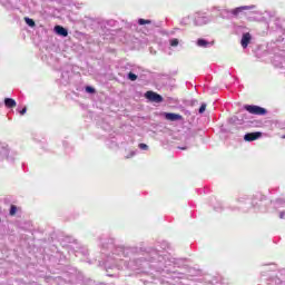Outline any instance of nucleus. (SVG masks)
I'll use <instances>...</instances> for the list:
<instances>
[{
    "mask_svg": "<svg viewBox=\"0 0 285 285\" xmlns=\"http://www.w3.org/2000/svg\"><path fill=\"white\" fill-rule=\"evenodd\" d=\"M146 99H148L149 101H154V104H161V101H164V97H161V95L155 92V91H147L145 94Z\"/></svg>",
    "mask_w": 285,
    "mask_h": 285,
    "instance_id": "f03ea898",
    "label": "nucleus"
},
{
    "mask_svg": "<svg viewBox=\"0 0 285 285\" xmlns=\"http://www.w3.org/2000/svg\"><path fill=\"white\" fill-rule=\"evenodd\" d=\"M165 118L167 119V121H181V119H184L181 115L173 112L165 114Z\"/></svg>",
    "mask_w": 285,
    "mask_h": 285,
    "instance_id": "7ed1b4c3",
    "label": "nucleus"
},
{
    "mask_svg": "<svg viewBox=\"0 0 285 285\" xmlns=\"http://www.w3.org/2000/svg\"><path fill=\"white\" fill-rule=\"evenodd\" d=\"M283 139H285V136H283Z\"/></svg>",
    "mask_w": 285,
    "mask_h": 285,
    "instance_id": "aec40b11",
    "label": "nucleus"
},
{
    "mask_svg": "<svg viewBox=\"0 0 285 285\" xmlns=\"http://www.w3.org/2000/svg\"><path fill=\"white\" fill-rule=\"evenodd\" d=\"M10 215H11V216L17 215V206H14V205L11 206V208H10Z\"/></svg>",
    "mask_w": 285,
    "mask_h": 285,
    "instance_id": "4468645a",
    "label": "nucleus"
},
{
    "mask_svg": "<svg viewBox=\"0 0 285 285\" xmlns=\"http://www.w3.org/2000/svg\"><path fill=\"white\" fill-rule=\"evenodd\" d=\"M197 46H199L200 48H206L208 46V41L204 39H198Z\"/></svg>",
    "mask_w": 285,
    "mask_h": 285,
    "instance_id": "1a4fd4ad",
    "label": "nucleus"
},
{
    "mask_svg": "<svg viewBox=\"0 0 285 285\" xmlns=\"http://www.w3.org/2000/svg\"><path fill=\"white\" fill-rule=\"evenodd\" d=\"M55 31L60 37H67L68 36V30L66 28L61 27V26H56Z\"/></svg>",
    "mask_w": 285,
    "mask_h": 285,
    "instance_id": "423d86ee",
    "label": "nucleus"
},
{
    "mask_svg": "<svg viewBox=\"0 0 285 285\" xmlns=\"http://www.w3.org/2000/svg\"><path fill=\"white\" fill-rule=\"evenodd\" d=\"M24 21H26L27 26H29L30 28H35V26H36L35 20H32L30 18H24Z\"/></svg>",
    "mask_w": 285,
    "mask_h": 285,
    "instance_id": "9d476101",
    "label": "nucleus"
},
{
    "mask_svg": "<svg viewBox=\"0 0 285 285\" xmlns=\"http://www.w3.org/2000/svg\"><path fill=\"white\" fill-rule=\"evenodd\" d=\"M250 39H253V36H250L249 32L244 33L240 40L242 48H248V43H250Z\"/></svg>",
    "mask_w": 285,
    "mask_h": 285,
    "instance_id": "39448f33",
    "label": "nucleus"
},
{
    "mask_svg": "<svg viewBox=\"0 0 285 285\" xmlns=\"http://www.w3.org/2000/svg\"><path fill=\"white\" fill-rule=\"evenodd\" d=\"M244 108H245V110H247V112H249V115L264 116L267 112L266 108L259 107L257 105H245Z\"/></svg>",
    "mask_w": 285,
    "mask_h": 285,
    "instance_id": "f257e3e1",
    "label": "nucleus"
},
{
    "mask_svg": "<svg viewBox=\"0 0 285 285\" xmlns=\"http://www.w3.org/2000/svg\"><path fill=\"white\" fill-rule=\"evenodd\" d=\"M4 106L6 108H17V101L12 98H6Z\"/></svg>",
    "mask_w": 285,
    "mask_h": 285,
    "instance_id": "0eeeda50",
    "label": "nucleus"
},
{
    "mask_svg": "<svg viewBox=\"0 0 285 285\" xmlns=\"http://www.w3.org/2000/svg\"><path fill=\"white\" fill-rule=\"evenodd\" d=\"M262 137V132H249L244 136L245 141H256V139H259Z\"/></svg>",
    "mask_w": 285,
    "mask_h": 285,
    "instance_id": "20e7f679",
    "label": "nucleus"
},
{
    "mask_svg": "<svg viewBox=\"0 0 285 285\" xmlns=\"http://www.w3.org/2000/svg\"><path fill=\"white\" fill-rule=\"evenodd\" d=\"M284 217V214H281V218Z\"/></svg>",
    "mask_w": 285,
    "mask_h": 285,
    "instance_id": "6ab92c4d",
    "label": "nucleus"
},
{
    "mask_svg": "<svg viewBox=\"0 0 285 285\" xmlns=\"http://www.w3.org/2000/svg\"><path fill=\"white\" fill-rule=\"evenodd\" d=\"M198 112H199L200 115H203V112H206V104H203V105L200 106Z\"/></svg>",
    "mask_w": 285,
    "mask_h": 285,
    "instance_id": "2eb2a0df",
    "label": "nucleus"
},
{
    "mask_svg": "<svg viewBox=\"0 0 285 285\" xmlns=\"http://www.w3.org/2000/svg\"><path fill=\"white\" fill-rule=\"evenodd\" d=\"M86 92H89L92 95V94H95V88L88 86V87H86Z\"/></svg>",
    "mask_w": 285,
    "mask_h": 285,
    "instance_id": "f3484780",
    "label": "nucleus"
},
{
    "mask_svg": "<svg viewBox=\"0 0 285 285\" xmlns=\"http://www.w3.org/2000/svg\"><path fill=\"white\" fill-rule=\"evenodd\" d=\"M138 147L140 148V150H148V145L144 142L139 144Z\"/></svg>",
    "mask_w": 285,
    "mask_h": 285,
    "instance_id": "dca6fc26",
    "label": "nucleus"
},
{
    "mask_svg": "<svg viewBox=\"0 0 285 285\" xmlns=\"http://www.w3.org/2000/svg\"><path fill=\"white\" fill-rule=\"evenodd\" d=\"M138 23H139V26H146V24L153 23V21L146 20V19H139V20H138Z\"/></svg>",
    "mask_w": 285,
    "mask_h": 285,
    "instance_id": "9b49d317",
    "label": "nucleus"
},
{
    "mask_svg": "<svg viewBox=\"0 0 285 285\" xmlns=\"http://www.w3.org/2000/svg\"><path fill=\"white\" fill-rule=\"evenodd\" d=\"M128 79H130V81H137V75L129 72L128 73Z\"/></svg>",
    "mask_w": 285,
    "mask_h": 285,
    "instance_id": "ddd939ff",
    "label": "nucleus"
},
{
    "mask_svg": "<svg viewBox=\"0 0 285 285\" xmlns=\"http://www.w3.org/2000/svg\"><path fill=\"white\" fill-rule=\"evenodd\" d=\"M170 46H173L174 48L179 46V40L177 38H174L170 40Z\"/></svg>",
    "mask_w": 285,
    "mask_h": 285,
    "instance_id": "f8f14e48",
    "label": "nucleus"
},
{
    "mask_svg": "<svg viewBox=\"0 0 285 285\" xmlns=\"http://www.w3.org/2000/svg\"><path fill=\"white\" fill-rule=\"evenodd\" d=\"M26 112H28V108H27V107H23V108L20 110V115H26Z\"/></svg>",
    "mask_w": 285,
    "mask_h": 285,
    "instance_id": "a211bd4d",
    "label": "nucleus"
},
{
    "mask_svg": "<svg viewBox=\"0 0 285 285\" xmlns=\"http://www.w3.org/2000/svg\"><path fill=\"white\" fill-rule=\"evenodd\" d=\"M243 10H250V7L249 6L238 7L232 11V14H234V17H237V14H239V12H243Z\"/></svg>",
    "mask_w": 285,
    "mask_h": 285,
    "instance_id": "6e6552de",
    "label": "nucleus"
}]
</instances>
